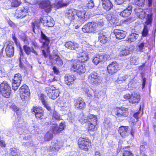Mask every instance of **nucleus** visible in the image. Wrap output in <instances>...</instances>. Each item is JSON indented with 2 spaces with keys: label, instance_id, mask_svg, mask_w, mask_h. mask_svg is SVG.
Returning a JSON list of instances; mask_svg holds the SVG:
<instances>
[{
  "label": "nucleus",
  "instance_id": "obj_29",
  "mask_svg": "<svg viewBox=\"0 0 156 156\" xmlns=\"http://www.w3.org/2000/svg\"><path fill=\"white\" fill-rule=\"evenodd\" d=\"M98 35L99 40L100 42L103 44H105L107 42L108 37L105 33L101 31L99 33Z\"/></svg>",
  "mask_w": 156,
  "mask_h": 156
},
{
  "label": "nucleus",
  "instance_id": "obj_11",
  "mask_svg": "<svg viewBox=\"0 0 156 156\" xmlns=\"http://www.w3.org/2000/svg\"><path fill=\"white\" fill-rule=\"evenodd\" d=\"M46 91L49 97L52 99H56L59 95V91L57 90H55L54 87H47Z\"/></svg>",
  "mask_w": 156,
  "mask_h": 156
},
{
  "label": "nucleus",
  "instance_id": "obj_47",
  "mask_svg": "<svg viewBox=\"0 0 156 156\" xmlns=\"http://www.w3.org/2000/svg\"><path fill=\"white\" fill-rule=\"evenodd\" d=\"M23 48L25 53L28 55H30L31 52V48L27 46L26 45H24L23 46Z\"/></svg>",
  "mask_w": 156,
  "mask_h": 156
},
{
  "label": "nucleus",
  "instance_id": "obj_15",
  "mask_svg": "<svg viewBox=\"0 0 156 156\" xmlns=\"http://www.w3.org/2000/svg\"><path fill=\"white\" fill-rule=\"evenodd\" d=\"M119 69L118 65L116 62H113L109 65L107 68L108 73L110 74L116 73Z\"/></svg>",
  "mask_w": 156,
  "mask_h": 156
},
{
  "label": "nucleus",
  "instance_id": "obj_8",
  "mask_svg": "<svg viewBox=\"0 0 156 156\" xmlns=\"http://www.w3.org/2000/svg\"><path fill=\"white\" fill-rule=\"evenodd\" d=\"M88 81L92 84H98L101 82L100 76L97 73L93 72L89 75Z\"/></svg>",
  "mask_w": 156,
  "mask_h": 156
},
{
  "label": "nucleus",
  "instance_id": "obj_9",
  "mask_svg": "<svg viewBox=\"0 0 156 156\" xmlns=\"http://www.w3.org/2000/svg\"><path fill=\"white\" fill-rule=\"evenodd\" d=\"M22 77L20 74L18 73L15 74L14 79L12 80V89L14 91L17 90L21 82Z\"/></svg>",
  "mask_w": 156,
  "mask_h": 156
},
{
  "label": "nucleus",
  "instance_id": "obj_32",
  "mask_svg": "<svg viewBox=\"0 0 156 156\" xmlns=\"http://www.w3.org/2000/svg\"><path fill=\"white\" fill-rule=\"evenodd\" d=\"M56 3V6L58 8L66 7L69 4L68 0H58Z\"/></svg>",
  "mask_w": 156,
  "mask_h": 156
},
{
  "label": "nucleus",
  "instance_id": "obj_36",
  "mask_svg": "<svg viewBox=\"0 0 156 156\" xmlns=\"http://www.w3.org/2000/svg\"><path fill=\"white\" fill-rule=\"evenodd\" d=\"M129 48L127 47H124L123 48H119V54L120 56H125L129 54Z\"/></svg>",
  "mask_w": 156,
  "mask_h": 156
},
{
  "label": "nucleus",
  "instance_id": "obj_51",
  "mask_svg": "<svg viewBox=\"0 0 156 156\" xmlns=\"http://www.w3.org/2000/svg\"><path fill=\"white\" fill-rule=\"evenodd\" d=\"M62 145L59 142H58L55 143L54 145H53V147L55 149L58 151L62 147Z\"/></svg>",
  "mask_w": 156,
  "mask_h": 156
},
{
  "label": "nucleus",
  "instance_id": "obj_62",
  "mask_svg": "<svg viewBox=\"0 0 156 156\" xmlns=\"http://www.w3.org/2000/svg\"><path fill=\"white\" fill-rule=\"evenodd\" d=\"M94 97L95 99L97 98H99L101 97L100 95L99 94L98 92L95 91L94 92Z\"/></svg>",
  "mask_w": 156,
  "mask_h": 156
},
{
  "label": "nucleus",
  "instance_id": "obj_57",
  "mask_svg": "<svg viewBox=\"0 0 156 156\" xmlns=\"http://www.w3.org/2000/svg\"><path fill=\"white\" fill-rule=\"evenodd\" d=\"M145 0H138L137 1V5L139 6H144V4Z\"/></svg>",
  "mask_w": 156,
  "mask_h": 156
},
{
  "label": "nucleus",
  "instance_id": "obj_33",
  "mask_svg": "<svg viewBox=\"0 0 156 156\" xmlns=\"http://www.w3.org/2000/svg\"><path fill=\"white\" fill-rule=\"evenodd\" d=\"M54 63L59 66H61L63 65V62L62 59L58 55H55L53 58Z\"/></svg>",
  "mask_w": 156,
  "mask_h": 156
},
{
  "label": "nucleus",
  "instance_id": "obj_17",
  "mask_svg": "<svg viewBox=\"0 0 156 156\" xmlns=\"http://www.w3.org/2000/svg\"><path fill=\"white\" fill-rule=\"evenodd\" d=\"M32 112L34 113L37 119H41V117L43 115L44 111L41 107H33L31 109Z\"/></svg>",
  "mask_w": 156,
  "mask_h": 156
},
{
  "label": "nucleus",
  "instance_id": "obj_40",
  "mask_svg": "<svg viewBox=\"0 0 156 156\" xmlns=\"http://www.w3.org/2000/svg\"><path fill=\"white\" fill-rule=\"evenodd\" d=\"M78 120L81 124L86 123L87 121V117H85L82 114L80 115Z\"/></svg>",
  "mask_w": 156,
  "mask_h": 156
},
{
  "label": "nucleus",
  "instance_id": "obj_50",
  "mask_svg": "<svg viewBox=\"0 0 156 156\" xmlns=\"http://www.w3.org/2000/svg\"><path fill=\"white\" fill-rule=\"evenodd\" d=\"M94 6V3L93 1L91 0L88 2L87 4V7L88 9H91Z\"/></svg>",
  "mask_w": 156,
  "mask_h": 156
},
{
  "label": "nucleus",
  "instance_id": "obj_59",
  "mask_svg": "<svg viewBox=\"0 0 156 156\" xmlns=\"http://www.w3.org/2000/svg\"><path fill=\"white\" fill-rule=\"evenodd\" d=\"M142 75V87L141 89H143L144 88L145 83H146V78L145 77H144L143 75Z\"/></svg>",
  "mask_w": 156,
  "mask_h": 156
},
{
  "label": "nucleus",
  "instance_id": "obj_54",
  "mask_svg": "<svg viewBox=\"0 0 156 156\" xmlns=\"http://www.w3.org/2000/svg\"><path fill=\"white\" fill-rule=\"evenodd\" d=\"M116 3L118 5H120L122 4H123V5H124L126 3L125 2H128V3L129 2V0H127V1H125V0H115Z\"/></svg>",
  "mask_w": 156,
  "mask_h": 156
},
{
  "label": "nucleus",
  "instance_id": "obj_12",
  "mask_svg": "<svg viewBox=\"0 0 156 156\" xmlns=\"http://www.w3.org/2000/svg\"><path fill=\"white\" fill-rule=\"evenodd\" d=\"M76 22H79L80 23H83L87 19V15H86V12L84 11H80L76 10Z\"/></svg>",
  "mask_w": 156,
  "mask_h": 156
},
{
  "label": "nucleus",
  "instance_id": "obj_16",
  "mask_svg": "<svg viewBox=\"0 0 156 156\" xmlns=\"http://www.w3.org/2000/svg\"><path fill=\"white\" fill-rule=\"evenodd\" d=\"M40 41L42 43V47L46 48L47 50L49 48L50 38L46 36L42 31L41 32V38L40 40Z\"/></svg>",
  "mask_w": 156,
  "mask_h": 156
},
{
  "label": "nucleus",
  "instance_id": "obj_45",
  "mask_svg": "<svg viewBox=\"0 0 156 156\" xmlns=\"http://www.w3.org/2000/svg\"><path fill=\"white\" fill-rule=\"evenodd\" d=\"M53 116L57 120L59 121L60 120H62L61 118V116L59 114L58 112L55 111H53Z\"/></svg>",
  "mask_w": 156,
  "mask_h": 156
},
{
  "label": "nucleus",
  "instance_id": "obj_4",
  "mask_svg": "<svg viewBox=\"0 0 156 156\" xmlns=\"http://www.w3.org/2000/svg\"><path fill=\"white\" fill-rule=\"evenodd\" d=\"M89 50L86 49L83 50L80 48L79 50H76L77 53L78 54V60L79 62H85L87 61L89 58V56L90 55V53L89 51Z\"/></svg>",
  "mask_w": 156,
  "mask_h": 156
},
{
  "label": "nucleus",
  "instance_id": "obj_27",
  "mask_svg": "<svg viewBox=\"0 0 156 156\" xmlns=\"http://www.w3.org/2000/svg\"><path fill=\"white\" fill-rule=\"evenodd\" d=\"M75 79V77L74 75H66L65 76V83L68 85H70L74 83V81Z\"/></svg>",
  "mask_w": 156,
  "mask_h": 156
},
{
  "label": "nucleus",
  "instance_id": "obj_37",
  "mask_svg": "<svg viewBox=\"0 0 156 156\" xmlns=\"http://www.w3.org/2000/svg\"><path fill=\"white\" fill-rule=\"evenodd\" d=\"M40 20H37L31 23V27L33 31L35 33V30L36 29H39L40 27Z\"/></svg>",
  "mask_w": 156,
  "mask_h": 156
},
{
  "label": "nucleus",
  "instance_id": "obj_55",
  "mask_svg": "<svg viewBox=\"0 0 156 156\" xmlns=\"http://www.w3.org/2000/svg\"><path fill=\"white\" fill-rule=\"evenodd\" d=\"M152 21V17L151 15L148 14L147 16L146 23L147 24H150Z\"/></svg>",
  "mask_w": 156,
  "mask_h": 156
},
{
  "label": "nucleus",
  "instance_id": "obj_56",
  "mask_svg": "<svg viewBox=\"0 0 156 156\" xmlns=\"http://www.w3.org/2000/svg\"><path fill=\"white\" fill-rule=\"evenodd\" d=\"M123 156H133L132 153L130 151H125L122 154Z\"/></svg>",
  "mask_w": 156,
  "mask_h": 156
},
{
  "label": "nucleus",
  "instance_id": "obj_34",
  "mask_svg": "<svg viewBox=\"0 0 156 156\" xmlns=\"http://www.w3.org/2000/svg\"><path fill=\"white\" fill-rule=\"evenodd\" d=\"M106 18L111 24L116 25L118 22V20L112 14H107L106 16Z\"/></svg>",
  "mask_w": 156,
  "mask_h": 156
},
{
  "label": "nucleus",
  "instance_id": "obj_49",
  "mask_svg": "<svg viewBox=\"0 0 156 156\" xmlns=\"http://www.w3.org/2000/svg\"><path fill=\"white\" fill-rule=\"evenodd\" d=\"M104 127L105 128L108 129L111 127L112 124L110 121L108 120H106L104 122Z\"/></svg>",
  "mask_w": 156,
  "mask_h": 156
},
{
  "label": "nucleus",
  "instance_id": "obj_20",
  "mask_svg": "<svg viewBox=\"0 0 156 156\" xmlns=\"http://www.w3.org/2000/svg\"><path fill=\"white\" fill-rule=\"evenodd\" d=\"M66 48L70 50H79L80 48L78 44L72 42L71 41H69L66 42L65 45Z\"/></svg>",
  "mask_w": 156,
  "mask_h": 156
},
{
  "label": "nucleus",
  "instance_id": "obj_5",
  "mask_svg": "<svg viewBox=\"0 0 156 156\" xmlns=\"http://www.w3.org/2000/svg\"><path fill=\"white\" fill-rule=\"evenodd\" d=\"M87 121L89 122V130H96L97 128V118L96 115L89 114L87 116Z\"/></svg>",
  "mask_w": 156,
  "mask_h": 156
},
{
  "label": "nucleus",
  "instance_id": "obj_44",
  "mask_svg": "<svg viewBox=\"0 0 156 156\" xmlns=\"http://www.w3.org/2000/svg\"><path fill=\"white\" fill-rule=\"evenodd\" d=\"M136 122L135 121V120L133 118H131L130 119V120L129 121V123L130 125V126H131L132 130L131 132V135L133 136L134 134V132H133V126L134 125H136Z\"/></svg>",
  "mask_w": 156,
  "mask_h": 156
},
{
  "label": "nucleus",
  "instance_id": "obj_24",
  "mask_svg": "<svg viewBox=\"0 0 156 156\" xmlns=\"http://www.w3.org/2000/svg\"><path fill=\"white\" fill-rule=\"evenodd\" d=\"M118 132L122 137H125L129 133L128 126H121L119 128Z\"/></svg>",
  "mask_w": 156,
  "mask_h": 156
},
{
  "label": "nucleus",
  "instance_id": "obj_38",
  "mask_svg": "<svg viewBox=\"0 0 156 156\" xmlns=\"http://www.w3.org/2000/svg\"><path fill=\"white\" fill-rule=\"evenodd\" d=\"M51 131L54 134H57L60 132L57 124H53L50 127Z\"/></svg>",
  "mask_w": 156,
  "mask_h": 156
},
{
  "label": "nucleus",
  "instance_id": "obj_63",
  "mask_svg": "<svg viewBox=\"0 0 156 156\" xmlns=\"http://www.w3.org/2000/svg\"><path fill=\"white\" fill-rule=\"evenodd\" d=\"M42 52L43 55H44L45 58H47L48 56V55L47 54L45 51L43 49L42 50Z\"/></svg>",
  "mask_w": 156,
  "mask_h": 156
},
{
  "label": "nucleus",
  "instance_id": "obj_21",
  "mask_svg": "<svg viewBox=\"0 0 156 156\" xmlns=\"http://www.w3.org/2000/svg\"><path fill=\"white\" fill-rule=\"evenodd\" d=\"M5 52L6 56L8 57H11L13 56L14 53V47L10 44H8L5 49Z\"/></svg>",
  "mask_w": 156,
  "mask_h": 156
},
{
  "label": "nucleus",
  "instance_id": "obj_23",
  "mask_svg": "<svg viewBox=\"0 0 156 156\" xmlns=\"http://www.w3.org/2000/svg\"><path fill=\"white\" fill-rule=\"evenodd\" d=\"M133 8L132 5H129L126 9L120 13V15L123 17H127L129 16L132 12V9Z\"/></svg>",
  "mask_w": 156,
  "mask_h": 156
},
{
  "label": "nucleus",
  "instance_id": "obj_35",
  "mask_svg": "<svg viewBox=\"0 0 156 156\" xmlns=\"http://www.w3.org/2000/svg\"><path fill=\"white\" fill-rule=\"evenodd\" d=\"M104 59V55H98L95 57L93 59V62L95 65L102 62Z\"/></svg>",
  "mask_w": 156,
  "mask_h": 156
},
{
  "label": "nucleus",
  "instance_id": "obj_52",
  "mask_svg": "<svg viewBox=\"0 0 156 156\" xmlns=\"http://www.w3.org/2000/svg\"><path fill=\"white\" fill-rule=\"evenodd\" d=\"M58 127L59 129V130L60 132L64 129L65 128V122L63 121L61 122L60 123V125Z\"/></svg>",
  "mask_w": 156,
  "mask_h": 156
},
{
  "label": "nucleus",
  "instance_id": "obj_1",
  "mask_svg": "<svg viewBox=\"0 0 156 156\" xmlns=\"http://www.w3.org/2000/svg\"><path fill=\"white\" fill-rule=\"evenodd\" d=\"M104 25L102 22H90L86 23L82 27V30L85 33H90L94 31L97 32L100 29L101 27Z\"/></svg>",
  "mask_w": 156,
  "mask_h": 156
},
{
  "label": "nucleus",
  "instance_id": "obj_46",
  "mask_svg": "<svg viewBox=\"0 0 156 156\" xmlns=\"http://www.w3.org/2000/svg\"><path fill=\"white\" fill-rule=\"evenodd\" d=\"M53 137V135L51 133L47 132L45 135L44 139L46 141H49Z\"/></svg>",
  "mask_w": 156,
  "mask_h": 156
},
{
  "label": "nucleus",
  "instance_id": "obj_58",
  "mask_svg": "<svg viewBox=\"0 0 156 156\" xmlns=\"http://www.w3.org/2000/svg\"><path fill=\"white\" fill-rule=\"evenodd\" d=\"M148 33V29L145 27H144L143 31L142 32V35L143 37H146Z\"/></svg>",
  "mask_w": 156,
  "mask_h": 156
},
{
  "label": "nucleus",
  "instance_id": "obj_7",
  "mask_svg": "<svg viewBox=\"0 0 156 156\" xmlns=\"http://www.w3.org/2000/svg\"><path fill=\"white\" fill-rule=\"evenodd\" d=\"M20 98L23 101L27 100L30 95V90L28 86L24 85L22 86L19 90Z\"/></svg>",
  "mask_w": 156,
  "mask_h": 156
},
{
  "label": "nucleus",
  "instance_id": "obj_43",
  "mask_svg": "<svg viewBox=\"0 0 156 156\" xmlns=\"http://www.w3.org/2000/svg\"><path fill=\"white\" fill-rule=\"evenodd\" d=\"M10 151V156H20V153L15 148H11Z\"/></svg>",
  "mask_w": 156,
  "mask_h": 156
},
{
  "label": "nucleus",
  "instance_id": "obj_13",
  "mask_svg": "<svg viewBox=\"0 0 156 156\" xmlns=\"http://www.w3.org/2000/svg\"><path fill=\"white\" fill-rule=\"evenodd\" d=\"M27 8H18L16 11L15 17L16 18H22L26 16L27 14Z\"/></svg>",
  "mask_w": 156,
  "mask_h": 156
},
{
  "label": "nucleus",
  "instance_id": "obj_42",
  "mask_svg": "<svg viewBox=\"0 0 156 156\" xmlns=\"http://www.w3.org/2000/svg\"><path fill=\"white\" fill-rule=\"evenodd\" d=\"M11 5L13 7L18 6L21 3L20 0H10Z\"/></svg>",
  "mask_w": 156,
  "mask_h": 156
},
{
  "label": "nucleus",
  "instance_id": "obj_48",
  "mask_svg": "<svg viewBox=\"0 0 156 156\" xmlns=\"http://www.w3.org/2000/svg\"><path fill=\"white\" fill-rule=\"evenodd\" d=\"M85 91L88 97L90 98L92 97L93 92L92 89H86Z\"/></svg>",
  "mask_w": 156,
  "mask_h": 156
},
{
  "label": "nucleus",
  "instance_id": "obj_53",
  "mask_svg": "<svg viewBox=\"0 0 156 156\" xmlns=\"http://www.w3.org/2000/svg\"><path fill=\"white\" fill-rule=\"evenodd\" d=\"M144 44L143 43H140L138 44L139 50L140 51H143L144 49Z\"/></svg>",
  "mask_w": 156,
  "mask_h": 156
},
{
  "label": "nucleus",
  "instance_id": "obj_3",
  "mask_svg": "<svg viewBox=\"0 0 156 156\" xmlns=\"http://www.w3.org/2000/svg\"><path fill=\"white\" fill-rule=\"evenodd\" d=\"M0 92L3 96L8 98L10 96L11 93L10 86L6 81H4L1 83L0 86Z\"/></svg>",
  "mask_w": 156,
  "mask_h": 156
},
{
  "label": "nucleus",
  "instance_id": "obj_25",
  "mask_svg": "<svg viewBox=\"0 0 156 156\" xmlns=\"http://www.w3.org/2000/svg\"><path fill=\"white\" fill-rule=\"evenodd\" d=\"M103 8L107 11L110 10L113 7V5L110 0H101Z\"/></svg>",
  "mask_w": 156,
  "mask_h": 156
},
{
  "label": "nucleus",
  "instance_id": "obj_41",
  "mask_svg": "<svg viewBox=\"0 0 156 156\" xmlns=\"http://www.w3.org/2000/svg\"><path fill=\"white\" fill-rule=\"evenodd\" d=\"M136 34L134 33H133L129 37L127 40L126 41H128V42L131 43L134 41H135L136 38Z\"/></svg>",
  "mask_w": 156,
  "mask_h": 156
},
{
  "label": "nucleus",
  "instance_id": "obj_61",
  "mask_svg": "<svg viewBox=\"0 0 156 156\" xmlns=\"http://www.w3.org/2000/svg\"><path fill=\"white\" fill-rule=\"evenodd\" d=\"M53 70L55 74L57 75L59 73L58 69L55 66L53 67Z\"/></svg>",
  "mask_w": 156,
  "mask_h": 156
},
{
  "label": "nucleus",
  "instance_id": "obj_19",
  "mask_svg": "<svg viewBox=\"0 0 156 156\" xmlns=\"http://www.w3.org/2000/svg\"><path fill=\"white\" fill-rule=\"evenodd\" d=\"M115 113L118 116L123 117H126L128 115L127 109L124 108H117Z\"/></svg>",
  "mask_w": 156,
  "mask_h": 156
},
{
  "label": "nucleus",
  "instance_id": "obj_26",
  "mask_svg": "<svg viewBox=\"0 0 156 156\" xmlns=\"http://www.w3.org/2000/svg\"><path fill=\"white\" fill-rule=\"evenodd\" d=\"M74 106L75 108L77 109H82L85 107V104L82 99L80 98L76 100Z\"/></svg>",
  "mask_w": 156,
  "mask_h": 156
},
{
  "label": "nucleus",
  "instance_id": "obj_18",
  "mask_svg": "<svg viewBox=\"0 0 156 156\" xmlns=\"http://www.w3.org/2000/svg\"><path fill=\"white\" fill-rule=\"evenodd\" d=\"M39 7L44 9L47 13H48L51 10V6L49 1L44 0L41 1L39 4Z\"/></svg>",
  "mask_w": 156,
  "mask_h": 156
},
{
  "label": "nucleus",
  "instance_id": "obj_60",
  "mask_svg": "<svg viewBox=\"0 0 156 156\" xmlns=\"http://www.w3.org/2000/svg\"><path fill=\"white\" fill-rule=\"evenodd\" d=\"M10 108L15 112H17L19 110V108L16 105H12L10 106Z\"/></svg>",
  "mask_w": 156,
  "mask_h": 156
},
{
  "label": "nucleus",
  "instance_id": "obj_14",
  "mask_svg": "<svg viewBox=\"0 0 156 156\" xmlns=\"http://www.w3.org/2000/svg\"><path fill=\"white\" fill-rule=\"evenodd\" d=\"M76 14V10L74 9L68 10L66 13V17L71 22H76L77 17Z\"/></svg>",
  "mask_w": 156,
  "mask_h": 156
},
{
  "label": "nucleus",
  "instance_id": "obj_31",
  "mask_svg": "<svg viewBox=\"0 0 156 156\" xmlns=\"http://www.w3.org/2000/svg\"><path fill=\"white\" fill-rule=\"evenodd\" d=\"M114 34L117 39H122L126 36L125 32L121 30H114Z\"/></svg>",
  "mask_w": 156,
  "mask_h": 156
},
{
  "label": "nucleus",
  "instance_id": "obj_30",
  "mask_svg": "<svg viewBox=\"0 0 156 156\" xmlns=\"http://www.w3.org/2000/svg\"><path fill=\"white\" fill-rule=\"evenodd\" d=\"M40 99L41 101L42 104L44 107L48 111L51 110V108L50 107L48 102L47 101V97L43 94H41L40 97Z\"/></svg>",
  "mask_w": 156,
  "mask_h": 156
},
{
  "label": "nucleus",
  "instance_id": "obj_2",
  "mask_svg": "<svg viewBox=\"0 0 156 156\" xmlns=\"http://www.w3.org/2000/svg\"><path fill=\"white\" fill-rule=\"evenodd\" d=\"M72 62L73 64L71 68V71H77L79 74L83 73L85 72L86 70L85 66L80 62L74 60H72Z\"/></svg>",
  "mask_w": 156,
  "mask_h": 156
},
{
  "label": "nucleus",
  "instance_id": "obj_64",
  "mask_svg": "<svg viewBox=\"0 0 156 156\" xmlns=\"http://www.w3.org/2000/svg\"><path fill=\"white\" fill-rule=\"evenodd\" d=\"M8 23L9 25L12 27H14L15 26L14 23L11 21H9L8 22Z\"/></svg>",
  "mask_w": 156,
  "mask_h": 156
},
{
  "label": "nucleus",
  "instance_id": "obj_6",
  "mask_svg": "<svg viewBox=\"0 0 156 156\" xmlns=\"http://www.w3.org/2000/svg\"><path fill=\"white\" fill-rule=\"evenodd\" d=\"M131 77L128 75H125L122 76H120L118 78L119 81H125L128 82V84L129 87L132 88H135L136 83V79L135 77L131 80Z\"/></svg>",
  "mask_w": 156,
  "mask_h": 156
},
{
  "label": "nucleus",
  "instance_id": "obj_22",
  "mask_svg": "<svg viewBox=\"0 0 156 156\" xmlns=\"http://www.w3.org/2000/svg\"><path fill=\"white\" fill-rule=\"evenodd\" d=\"M41 22L45 24V26L48 27H52L54 26L53 21L50 18L44 17L40 19Z\"/></svg>",
  "mask_w": 156,
  "mask_h": 156
},
{
  "label": "nucleus",
  "instance_id": "obj_10",
  "mask_svg": "<svg viewBox=\"0 0 156 156\" xmlns=\"http://www.w3.org/2000/svg\"><path fill=\"white\" fill-rule=\"evenodd\" d=\"M78 144L80 149L86 151L88 150V147L91 144L88 139L82 137L80 138L78 141Z\"/></svg>",
  "mask_w": 156,
  "mask_h": 156
},
{
  "label": "nucleus",
  "instance_id": "obj_39",
  "mask_svg": "<svg viewBox=\"0 0 156 156\" xmlns=\"http://www.w3.org/2000/svg\"><path fill=\"white\" fill-rule=\"evenodd\" d=\"M137 16L140 19H143L145 16V13L141 9H137Z\"/></svg>",
  "mask_w": 156,
  "mask_h": 156
},
{
  "label": "nucleus",
  "instance_id": "obj_28",
  "mask_svg": "<svg viewBox=\"0 0 156 156\" xmlns=\"http://www.w3.org/2000/svg\"><path fill=\"white\" fill-rule=\"evenodd\" d=\"M136 94L135 92L133 93L131 96L129 94H127L124 95V98L125 99H130L129 102L132 103H135L136 102Z\"/></svg>",
  "mask_w": 156,
  "mask_h": 156
}]
</instances>
